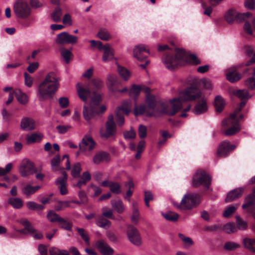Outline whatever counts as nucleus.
I'll use <instances>...</instances> for the list:
<instances>
[{"instance_id":"1","label":"nucleus","mask_w":255,"mask_h":255,"mask_svg":"<svg viewBox=\"0 0 255 255\" xmlns=\"http://www.w3.org/2000/svg\"><path fill=\"white\" fill-rule=\"evenodd\" d=\"M202 95V91L196 86L189 87L179 93L178 98H174L170 101L171 108H168L165 104L162 103L160 106L162 109L158 112L173 116L182 108V102L195 101L199 99Z\"/></svg>"},{"instance_id":"2","label":"nucleus","mask_w":255,"mask_h":255,"mask_svg":"<svg viewBox=\"0 0 255 255\" xmlns=\"http://www.w3.org/2000/svg\"><path fill=\"white\" fill-rule=\"evenodd\" d=\"M59 87V83L54 73L48 74L38 88L37 97L40 101L51 99Z\"/></svg>"},{"instance_id":"3","label":"nucleus","mask_w":255,"mask_h":255,"mask_svg":"<svg viewBox=\"0 0 255 255\" xmlns=\"http://www.w3.org/2000/svg\"><path fill=\"white\" fill-rule=\"evenodd\" d=\"M187 61L188 55L182 49L177 50L174 57L166 55L162 58V62L165 67L170 70L173 69L177 66L184 64Z\"/></svg>"},{"instance_id":"4","label":"nucleus","mask_w":255,"mask_h":255,"mask_svg":"<svg viewBox=\"0 0 255 255\" xmlns=\"http://www.w3.org/2000/svg\"><path fill=\"white\" fill-rule=\"evenodd\" d=\"M200 203V196L197 193H189L184 195L179 203L174 204L181 210H188L196 207Z\"/></svg>"},{"instance_id":"5","label":"nucleus","mask_w":255,"mask_h":255,"mask_svg":"<svg viewBox=\"0 0 255 255\" xmlns=\"http://www.w3.org/2000/svg\"><path fill=\"white\" fill-rule=\"evenodd\" d=\"M117 132L116 125L114 121V116L111 114L108 117L105 124V127L100 130L101 136L104 139H108L115 135Z\"/></svg>"},{"instance_id":"6","label":"nucleus","mask_w":255,"mask_h":255,"mask_svg":"<svg viewBox=\"0 0 255 255\" xmlns=\"http://www.w3.org/2000/svg\"><path fill=\"white\" fill-rule=\"evenodd\" d=\"M222 124L223 126H232L231 128L224 132V134L226 136L233 135L241 130L239 125V120H236V114H233L224 120L222 122Z\"/></svg>"},{"instance_id":"7","label":"nucleus","mask_w":255,"mask_h":255,"mask_svg":"<svg viewBox=\"0 0 255 255\" xmlns=\"http://www.w3.org/2000/svg\"><path fill=\"white\" fill-rule=\"evenodd\" d=\"M211 182V177L207 174L204 170H198L192 179V184L195 187L200 185H204L207 189L209 188Z\"/></svg>"},{"instance_id":"8","label":"nucleus","mask_w":255,"mask_h":255,"mask_svg":"<svg viewBox=\"0 0 255 255\" xmlns=\"http://www.w3.org/2000/svg\"><path fill=\"white\" fill-rule=\"evenodd\" d=\"M13 10L18 17L22 19L28 17L31 13L30 6L27 2L22 0H18L14 3Z\"/></svg>"},{"instance_id":"9","label":"nucleus","mask_w":255,"mask_h":255,"mask_svg":"<svg viewBox=\"0 0 255 255\" xmlns=\"http://www.w3.org/2000/svg\"><path fill=\"white\" fill-rule=\"evenodd\" d=\"M18 171L22 177H25L36 172L34 163L27 158L23 159L19 165Z\"/></svg>"},{"instance_id":"10","label":"nucleus","mask_w":255,"mask_h":255,"mask_svg":"<svg viewBox=\"0 0 255 255\" xmlns=\"http://www.w3.org/2000/svg\"><path fill=\"white\" fill-rule=\"evenodd\" d=\"M107 86L110 91L112 93L126 92L128 89L125 87L122 90L119 89L121 84L118 80V77L115 74H109L107 77Z\"/></svg>"},{"instance_id":"11","label":"nucleus","mask_w":255,"mask_h":255,"mask_svg":"<svg viewBox=\"0 0 255 255\" xmlns=\"http://www.w3.org/2000/svg\"><path fill=\"white\" fill-rule=\"evenodd\" d=\"M128 239L129 242L136 246L141 245V238L137 230L131 225L128 227L127 231Z\"/></svg>"},{"instance_id":"12","label":"nucleus","mask_w":255,"mask_h":255,"mask_svg":"<svg viewBox=\"0 0 255 255\" xmlns=\"http://www.w3.org/2000/svg\"><path fill=\"white\" fill-rule=\"evenodd\" d=\"M78 38L77 36L70 35L67 32H62L57 36L55 42L60 45L66 44H74L77 43Z\"/></svg>"},{"instance_id":"13","label":"nucleus","mask_w":255,"mask_h":255,"mask_svg":"<svg viewBox=\"0 0 255 255\" xmlns=\"http://www.w3.org/2000/svg\"><path fill=\"white\" fill-rule=\"evenodd\" d=\"M76 87L79 98L83 102H86L91 96L90 85L88 83H78Z\"/></svg>"},{"instance_id":"14","label":"nucleus","mask_w":255,"mask_h":255,"mask_svg":"<svg viewBox=\"0 0 255 255\" xmlns=\"http://www.w3.org/2000/svg\"><path fill=\"white\" fill-rule=\"evenodd\" d=\"M149 50L144 45H138L133 48V57L139 61L145 59L149 55Z\"/></svg>"},{"instance_id":"15","label":"nucleus","mask_w":255,"mask_h":255,"mask_svg":"<svg viewBox=\"0 0 255 255\" xmlns=\"http://www.w3.org/2000/svg\"><path fill=\"white\" fill-rule=\"evenodd\" d=\"M155 106L152 108H149L148 105H140L139 106H135L133 111L135 116L144 115L148 117L154 116L156 114Z\"/></svg>"},{"instance_id":"16","label":"nucleus","mask_w":255,"mask_h":255,"mask_svg":"<svg viewBox=\"0 0 255 255\" xmlns=\"http://www.w3.org/2000/svg\"><path fill=\"white\" fill-rule=\"evenodd\" d=\"M244 66V64H239L232 66L226 70V78L227 80L234 83L238 81L241 78V74L239 73H236V71L240 67Z\"/></svg>"},{"instance_id":"17","label":"nucleus","mask_w":255,"mask_h":255,"mask_svg":"<svg viewBox=\"0 0 255 255\" xmlns=\"http://www.w3.org/2000/svg\"><path fill=\"white\" fill-rule=\"evenodd\" d=\"M235 148L236 146L231 145L229 141H224L219 145L217 152V155L218 157H225Z\"/></svg>"},{"instance_id":"18","label":"nucleus","mask_w":255,"mask_h":255,"mask_svg":"<svg viewBox=\"0 0 255 255\" xmlns=\"http://www.w3.org/2000/svg\"><path fill=\"white\" fill-rule=\"evenodd\" d=\"M251 15V13L249 12L242 13H239L237 12V21L238 22H241L243 21H246L244 25V29L246 33L250 35L253 34L251 24L248 21Z\"/></svg>"},{"instance_id":"19","label":"nucleus","mask_w":255,"mask_h":255,"mask_svg":"<svg viewBox=\"0 0 255 255\" xmlns=\"http://www.w3.org/2000/svg\"><path fill=\"white\" fill-rule=\"evenodd\" d=\"M95 145V142L93 138L89 135H85L82 138L81 142L79 144L81 152H85L86 150H92Z\"/></svg>"},{"instance_id":"20","label":"nucleus","mask_w":255,"mask_h":255,"mask_svg":"<svg viewBox=\"0 0 255 255\" xmlns=\"http://www.w3.org/2000/svg\"><path fill=\"white\" fill-rule=\"evenodd\" d=\"M99 114L98 107H94L91 105H85L83 109V116L87 121H90L95 116Z\"/></svg>"},{"instance_id":"21","label":"nucleus","mask_w":255,"mask_h":255,"mask_svg":"<svg viewBox=\"0 0 255 255\" xmlns=\"http://www.w3.org/2000/svg\"><path fill=\"white\" fill-rule=\"evenodd\" d=\"M95 246L103 255H112L114 250L104 240H98L96 242Z\"/></svg>"},{"instance_id":"22","label":"nucleus","mask_w":255,"mask_h":255,"mask_svg":"<svg viewBox=\"0 0 255 255\" xmlns=\"http://www.w3.org/2000/svg\"><path fill=\"white\" fill-rule=\"evenodd\" d=\"M110 160V156L109 154L107 152L103 151L96 152L92 158L93 163L96 165L104 162H108Z\"/></svg>"},{"instance_id":"23","label":"nucleus","mask_w":255,"mask_h":255,"mask_svg":"<svg viewBox=\"0 0 255 255\" xmlns=\"http://www.w3.org/2000/svg\"><path fill=\"white\" fill-rule=\"evenodd\" d=\"M245 189L244 187H239L229 192L225 199L226 202H231L241 197Z\"/></svg>"},{"instance_id":"24","label":"nucleus","mask_w":255,"mask_h":255,"mask_svg":"<svg viewBox=\"0 0 255 255\" xmlns=\"http://www.w3.org/2000/svg\"><path fill=\"white\" fill-rule=\"evenodd\" d=\"M62 174L63 176L62 177L58 178L55 181L56 185L60 189V193L62 195H65L68 193L67 189V175L66 173L62 171Z\"/></svg>"},{"instance_id":"25","label":"nucleus","mask_w":255,"mask_h":255,"mask_svg":"<svg viewBox=\"0 0 255 255\" xmlns=\"http://www.w3.org/2000/svg\"><path fill=\"white\" fill-rule=\"evenodd\" d=\"M207 110V99L205 97H202L195 106L193 112L195 115H199L205 113Z\"/></svg>"},{"instance_id":"26","label":"nucleus","mask_w":255,"mask_h":255,"mask_svg":"<svg viewBox=\"0 0 255 255\" xmlns=\"http://www.w3.org/2000/svg\"><path fill=\"white\" fill-rule=\"evenodd\" d=\"M20 128L25 131L33 130L35 128V121L30 118H24L21 121Z\"/></svg>"},{"instance_id":"27","label":"nucleus","mask_w":255,"mask_h":255,"mask_svg":"<svg viewBox=\"0 0 255 255\" xmlns=\"http://www.w3.org/2000/svg\"><path fill=\"white\" fill-rule=\"evenodd\" d=\"M141 91L144 92L146 95L145 103L148 105L149 108H152L156 106L155 97L150 95V89L147 87H141Z\"/></svg>"},{"instance_id":"28","label":"nucleus","mask_w":255,"mask_h":255,"mask_svg":"<svg viewBox=\"0 0 255 255\" xmlns=\"http://www.w3.org/2000/svg\"><path fill=\"white\" fill-rule=\"evenodd\" d=\"M104 54L102 57V60L104 62H107L115 59L114 50L109 45L103 46V50Z\"/></svg>"},{"instance_id":"29","label":"nucleus","mask_w":255,"mask_h":255,"mask_svg":"<svg viewBox=\"0 0 255 255\" xmlns=\"http://www.w3.org/2000/svg\"><path fill=\"white\" fill-rule=\"evenodd\" d=\"M18 221L24 227V229L17 230L19 233L21 234H25V231H27L28 234H33L34 233L35 229L33 228L31 224L27 219H21Z\"/></svg>"},{"instance_id":"30","label":"nucleus","mask_w":255,"mask_h":255,"mask_svg":"<svg viewBox=\"0 0 255 255\" xmlns=\"http://www.w3.org/2000/svg\"><path fill=\"white\" fill-rule=\"evenodd\" d=\"M96 224L98 227L105 229H109L112 225L111 222L109 220L101 215L97 216Z\"/></svg>"},{"instance_id":"31","label":"nucleus","mask_w":255,"mask_h":255,"mask_svg":"<svg viewBox=\"0 0 255 255\" xmlns=\"http://www.w3.org/2000/svg\"><path fill=\"white\" fill-rule=\"evenodd\" d=\"M111 204L113 209L118 214H122L124 212L125 207L121 200H112L111 201Z\"/></svg>"},{"instance_id":"32","label":"nucleus","mask_w":255,"mask_h":255,"mask_svg":"<svg viewBox=\"0 0 255 255\" xmlns=\"http://www.w3.org/2000/svg\"><path fill=\"white\" fill-rule=\"evenodd\" d=\"M43 137V134L40 132H34L26 136V142L28 144L40 142Z\"/></svg>"},{"instance_id":"33","label":"nucleus","mask_w":255,"mask_h":255,"mask_svg":"<svg viewBox=\"0 0 255 255\" xmlns=\"http://www.w3.org/2000/svg\"><path fill=\"white\" fill-rule=\"evenodd\" d=\"M7 203L13 208L17 209L21 208L23 206V201L21 199L18 197L9 198Z\"/></svg>"},{"instance_id":"34","label":"nucleus","mask_w":255,"mask_h":255,"mask_svg":"<svg viewBox=\"0 0 255 255\" xmlns=\"http://www.w3.org/2000/svg\"><path fill=\"white\" fill-rule=\"evenodd\" d=\"M89 84L93 90H99L103 87L104 82L99 78H95L90 81Z\"/></svg>"},{"instance_id":"35","label":"nucleus","mask_w":255,"mask_h":255,"mask_svg":"<svg viewBox=\"0 0 255 255\" xmlns=\"http://www.w3.org/2000/svg\"><path fill=\"white\" fill-rule=\"evenodd\" d=\"M40 188V186H32L30 184H27L22 188V192L26 196H29L34 194Z\"/></svg>"},{"instance_id":"36","label":"nucleus","mask_w":255,"mask_h":255,"mask_svg":"<svg viewBox=\"0 0 255 255\" xmlns=\"http://www.w3.org/2000/svg\"><path fill=\"white\" fill-rule=\"evenodd\" d=\"M237 11L234 9L229 10L224 15L226 21L228 23H232L235 20L237 21Z\"/></svg>"},{"instance_id":"37","label":"nucleus","mask_w":255,"mask_h":255,"mask_svg":"<svg viewBox=\"0 0 255 255\" xmlns=\"http://www.w3.org/2000/svg\"><path fill=\"white\" fill-rule=\"evenodd\" d=\"M117 65V69L120 76L125 81H127L131 76L130 72L126 68L121 66L118 64Z\"/></svg>"},{"instance_id":"38","label":"nucleus","mask_w":255,"mask_h":255,"mask_svg":"<svg viewBox=\"0 0 255 255\" xmlns=\"http://www.w3.org/2000/svg\"><path fill=\"white\" fill-rule=\"evenodd\" d=\"M131 104L128 101H124L122 105L119 107L116 111H119V113L121 112L128 115L130 111Z\"/></svg>"},{"instance_id":"39","label":"nucleus","mask_w":255,"mask_h":255,"mask_svg":"<svg viewBox=\"0 0 255 255\" xmlns=\"http://www.w3.org/2000/svg\"><path fill=\"white\" fill-rule=\"evenodd\" d=\"M214 106L218 112H221L225 106L223 98L220 95L217 96L214 100Z\"/></svg>"},{"instance_id":"40","label":"nucleus","mask_w":255,"mask_h":255,"mask_svg":"<svg viewBox=\"0 0 255 255\" xmlns=\"http://www.w3.org/2000/svg\"><path fill=\"white\" fill-rule=\"evenodd\" d=\"M249 70H252L253 71V76L248 79L246 81V85L251 89H254L255 88V67H252ZM248 69H247V71Z\"/></svg>"},{"instance_id":"41","label":"nucleus","mask_w":255,"mask_h":255,"mask_svg":"<svg viewBox=\"0 0 255 255\" xmlns=\"http://www.w3.org/2000/svg\"><path fill=\"white\" fill-rule=\"evenodd\" d=\"M62 15V9L59 7H56L53 12L51 14L52 19L56 22H58L61 20V16Z\"/></svg>"},{"instance_id":"42","label":"nucleus","mask_w":255,"mask_h":255,"mask_svg":"<svg viewBox=\"0 0 255 255\" xmlns=\"http://www.w3.org/2000/svg\"><path fill=\"white\" fill-rule=\"evenodd\" d=\"M17 101L21 104H25L28 101L27 95L22 92L20 90H16L14 92Z\"/></svg>"},{"instance_id":"43","label":"nucleus","mask_w":255,"mask_h":255,"mask_svg":"<svg viewBox=\"0 0 255 255\" xmlns=\"http://www.w3.org/2000/svg\"><path fill=\"white\" fill-rule=\"evenodd\" d=\"M244 247L250 251L255 252V240L246 238L244 240Z\"/></svg>"},{"instance_id":"44","label":"nucleus","mask_w":255,"mask_h":255,"mask_svg":"<svg viewBox=\"0 0 255 255\" xmlns=\"http://www.w3.org/2000/svg\"><path fill=\"white\" fill-rule=\"evenodd\" d=\"M255 204V195L252 194L245 198V203L242 206L243 209H246Z\"/></svg>"},{"instance_id":"45","label":"nucleus","mask_w":255,"mask_h":255,"mask_svg":"<svg viewBox=\"0 0 255 255\" xmlns=\"http://www.w3.org/2000/svg\"><path fill=\"white\" fill-rule=\"evenodd\" d=\"M81 171V164L79 162L75 163L71 169V175L74 178L79 177L80 173Z\"/></svg>"},{"instance_id":"46","label":"nucleus","mask_w":255,"mask_h":255,"mask_svg":"<svg viewBox=\"0 0 255 255\" xmlns=\"http://www.w3.org/2000/svg\"><path fill=\"white\" fill-rule=\"evenodd\" d=\"M97 36L101 39L108 41L112 37L111 34L106 29H101L97 34Z\"/></svg>"},{"instance_id":"47","label":"nucleus","mask_w":255,"mask_h":255,"mask_svg":"<svg viewBox=\"0 0 255 255\" xmlns=\"http://www.w3.org/2000/svg\"><path fill=\"white\" fill-rule=\"evenodd\" d=\"M132 214L131 217V221L134 223H137L139 220V214L136 203H132Z\"/></svg>"},{"instance_id":"48","label":"nucleus","mask_w":255,"mask_h":255,"mask_svg":"<svg viewBox=\"0 0 255 255\" xmlns=\"http://www.w3.org/2000/svg\"><path fill=\"white\" fill-rule=\"evenodd\" d=\"M162 215L165 219L172 222L176 221L179 218L178 214L171 211L167 212L166 213H162Z\"/></svg>"},{"instance_id":"49","label":"nucleus","mask_w":255,"mask_h":255,"mask_svg":"<svg viewBox=\"0 0 255 255\" xmlns=\"http://www.w3.org/2000/svg\"><path fill=\"white\" fill-rule=\"evenodd\" d=\"M102 101L101 95L99 94L96 93L95 91L93 92V96L91 98V102L90 105H91L94 107H97L99 105L101 101Z\"/></svg>"},{"instance_id":"50","label":"nucleus","mask_w":255,"mask_h":255,"mask_svg":"<svg viewBox=\"0 0 255 255\" xmlns=\"http://www.w3.org/2000/svg\"><path fill=\"white\" fill-rule=\"evenodd\" d=\"M178 237L182 241L183 244L185 247H189L193 245L194 244V242L191 238L188 237H185L183 234L181 233L178 234Z\"/></svg>"},{"instance_id":"51","label":"nucleus","mask_w":255,"mask_h":255,"mask_svg":"<svg viewBox=\"0 0 255 255\" xmlns=\"http://www.w3.org/2000/svg\"><path fill=\"white\" fill-rule=\"evenodd\" d=\"M26 207L29 210H42L44 208V206L38 204L34 202L30 201L26 203Z\"/></svg>"},{"instance_id":"52","label":"nucleus","mask_w":255,"mask_h":255,"mask_svg":"<svg viewBox=\"0 0 255 255\" xmlns=\"http://www.w3.org/2000/svg\"><path fill=\"white\" fill-rule=\"evenodd\" d=\"M50 255H69V252L66 250H61L57 248L53 247L49 250Z\"/></svg>"},{"instance_id":"53","label":"nucleus","mask_w":255,"mask_h":255,"mask_svg":"<svg viewBox=\"0 0 255 255\" xmlns=\"http://www.w3.org/2000/svg\"><path fill=\"white\" fill-rule=\"evenodd\" d=\"M110 191L116 194H119L121 193V185L116 182H112L110 185Z\"/></svg>"},{"instance_id":"54","label":"nucleus","mask_w":255,"mask_h":255,"mask_svg":"<svg viewBox=\"0 0 255 255\" xmlns=\"http://www.w3.org/2000/svg\"><path fill=\"white\" fill-rule=\"evenodd\" d=\"M234 94L242 100L249 99L251 97L248 90L246 89L237 90L234 92Z\"/></svg>"},{"instance_id":"55","label":"nucleus","mask_w":255,"mask_h":255,"mask_svg":"<svg viewBox=\"0 0 255 255\" xmlns=\"http://www.w3.org/2000/svg\"><path fill=\"white\" fill-rule=\"evenodd\" d=\"M60 161V156L59 155H56L52 158L51 160V168L53 170L56 171L59 169H61V168H59Z\"/></svg>"},{"instance_id":"56","label":"nucleus","mask_w":255,"mask_h":255,"mask_svg":"<svg viewBox=\"0 0 255 255\" xmlns=\"http://www.w3.org/2000/svg\"><path fill=\"white\" fill-rule=\"evenodd\" d=\"M47 216L48 220L51 222H57L59 223L62 218L55 212L52 211L49 212Z\"/></svg>"},{"instance_id":"57","label":"nucleus","mask_w":255,"mask_h":255,"mask_svg":"<svg viewBox=\"0 0 255 255\" xmlns=\"http://www.w3.org/2000/svg\"><path fill=\"white\" fill-rule=\"evenodd\" d=\"M102 214L101 215H102L103 217L111 219H115V217L113 216V212L112 210L111 209H108L107 207H103L102 208Z\"/></svg>"},{"instance_id":"58","label":"nucleus","mask_w":255,"mask_h":255,"mask_svg":"<svg viewBox=\"0 0 255 255\" xmlns=\"http://www.w3.org/2000/svg\"><path fill=\"white\" fill-rule=\"evenodd\" d=\"M223 230L228 234H231L237 231V228L233 223H228L223 227Z\"/></svg>"},{"instance_id":"59","label":"nucleus","mask_w":255,"mask_h":255,"mask_svg":"<svg viewBox=\"0 0 255 255\" xmlns=\"http://www.w3.org/2000/svg\"><path fill=\"white\" fill-rule=\"evenodd\" d=\"M141 91V86L139 85H133L129 92V95L131 97H137L140 92Z\"/></svg>"},{"instance_id":"60","label":"nucleus","mask_w":255,"mask_h":255,"mask_svg":"<svg viewBox=\"0 0 255 255\" xmlns=\"http://www.w3.org/2000/svg\"><path fill=\"white\" fill-rule=\"evenodd\" d=\"M239 245L237 243L233 242H227L224 246V249L227 251L235 250L239 248Z\"/></svg>"},{"instance_id":"61","label":"nucleus","mask_w":255,"mask_h":255,"mask_svg":"<svg viewBox=\"0 0 255 255\" xmlns=\"http://www.w3.org/2000/svg\"><path fill=\"white\" fill-rule=\"evenodd\" d=\"M79 234L85 241L87 246L90 245L89 239L88 235L86 233L85 230L82 228H76Z\"/></svg>"},{"instance_id":"62","label":"nucleus","mask_w":255,"mask_h":255,"mask_svg":"<svg viewBox=\"0 0 255 255\" xmlns=\"http://www.w3.org/2000/svg\"><path fill=\"white\" fill-rule=\"evenodd\" d=\"M61 54L62 57L64 59L65 62L66 63H68L70 62L72 56L71 52L67 49H63L61 51Z\"/></svg>"},{"instance_id":"63","label":"nucleus","mask_w":255,"mask_h":255,"mask_svg":"<svg viewBox=\"0 0 255 255\" xmlns=\"http://www.w3.org/2000/svg\"><path fill=\"white\" fill-rule=\"evenodd\" d=\"M238 205H231L228 207L224 211L223 216L225 217H229L232 214H233L237 209Z\"/></svg>"},{"instance_id":"64","label":"nucleus","mask_w":255,"mask_h":255,"mask_svg":"<svg viewBox=\"0 0 255 255\" xmlns=\"http://www.w3.org/2000/svg\"><path fill=\"white\" fill-rule=\"evenodd\" d=\"M236 218V223L238 229L242 230L246 229L247 227V224L246 222L242 220L240 217L239 216H237Z\"/></svg>"}]
</instances>
